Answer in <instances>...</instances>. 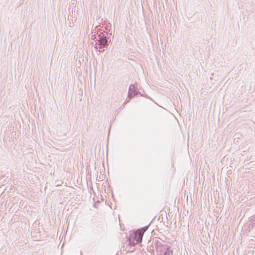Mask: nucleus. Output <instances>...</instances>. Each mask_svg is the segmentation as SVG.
Listing matches in <instances>:
<instances>
[{
    "label": "nucleus",
    "mask_w": 255,
    "mask_h": 255,
    "mask_svg": "<svg viewBox=\"0 0 255 255\" xmlns=\"http://www.w3.org/2000/svg\"><path fill=\"white\" fill-rule=\"evenodd\" d=\"M97 34L98 38L95 35H92V36H94V38L92 37V38L98 42L99 49H107L109 46V41L107 36V33L105 32L100 31Z\"/></svg>",
    "instance_id": "f257e3e1"
},
{
    "label": "nucleus",
    "mask_w": 255,
    "mask_h": 255,
    "mask_svg": "<svg viewBox=\"0 0 255 255\" xmlns=\"http://www.w3.org/2000/svg\"><path fill=\"white\" fill-rule=\"evenodd\" d=\"M168 246L161 242H158L156 245V250L158 255H161L163 252H166L167 249H168Z\"/></svg>",
    "instance_id": "f03ea898"
},
{
    "label": "nucleus",
    "mask_w": 255,
    "mask_h": 255,
    "mask_svg": "<svg viewBox=\"0 0 255 255\" xmlns=\"http://www.w3.org/2000/svg\"><path fill=\"white\" fill-rule=\"evenodd\" d=\"M143 236L142 233L137 230L131 238L135 241V244H138L141 243Z\"/></svg>",
    "instance_id": "7ed1b4c3"
},
{
    "label": "nucleus",
    "mask_w": 255,
    "mask_h": 255,
    "mask_svg": "<svg viewBox=\"0 0 255 255\" xmlns=\"http://www.w3.org/2000/svg\"><path fill=\"white\" fill-rule=\"evenodd\" d=\"M136 89L135 88V87L133 85H130L129 88L128 90V96H130L131 95V94L133 93V95L132 97H134V96L136 94Z\"/></svg>",
    "instance_id": "20e7f679"
},
{
    "label": "nucleus",
    "mask_w": 255,
    "mask_h": 255,
    "mask_svg": "<svg viewBox=\"0 0 255 255\" xmlns=\"http://www.w3.org/2000/svg\"><path fill=\"white\" fill-rule=\"evenodd\" d=\"M172 251L170 250V247L168 246V249L166 250V252H163L161 255H172Z\"/></svg>",
    "instance_id": "39448f33"
},
{
    "label": "nucleus",
    "mask_w": 255,
    "mask_h": 255,
    "mask_svg": "<svg viewBox=\"0 0 255 255\" xmlns=\"http://www.w3.org/2000/svg\"><path fill=\"white\" fill-rule=\"evenodd\" d=\"M135 244V241L131 237L128 240V245L130 246H134Z\"/></svg>",
    "instance_id": "423d86ee"
},
{
    "label": "nucleus",
    "mask_w": 255,
    "mask_h": 255,
    "mask_svg": "<svg viewBox=\"0 0 255 255\" xmlns=\"http://www.w3.org/2000/svg\"><path fill=\"white\" fill-rule=\"evenodd\" d=\"M148 227L145 226L143 228H141L140 229H138L137 230L140 232V233H142V235L144 234V232L147 230Z\"/></svg>",
    "instance_id": "0eeeda50"
},
{
    "label": "nucleus",
    "mask_w": 255,
    "mask_h": 255,
    "mask_svg": "<svg viewBox=\"0 0 255 255\" xmlns=\"http://www.w3.org/2000/svg\"><path fill=\"white\" fill-rule=\"evenodd\" d=\"M133 95V93L131 94V95L130 96H128V97L129 98V99H128V100L127 102H129V101H130V99L132 98L133 97H132V96Z\"/></svg>",
    "instance_id": "6e6552de"
},
{
    "label": "nucleus",
    "mask_w": 255,
    "mask_h": 255,
    "mask_svg": "<svg viewBox=\"0 0 255 255\" xmlns=\"http://www.w3.org/2000/svg\"><path fill=\"white\" fill-rule=\"evenodd\" d=\"M133 95V93L131 94V95L130 96H128V97L129 98V99H128V100L127 102H129V101H130V99L132 98L133 97H132V96Z\"/></svg>",
    "instance_id": "1a4fd4ad"
},
{
    "label": "nucleus",
    "mask_w": 255,
    "mask_h": 255,
    "mask_svg": "<svg viewBox=\"0 0 255 255\" xmlns=\"http://www.w3.org/2000/svg\"><path fill=\"white\" fill-rule=\"evenodd\" d=\"M98 45V42H97L96 43V44H95V48L96 49H98V46H97Z\"/></svg>",
    "instance_id": "9d476101"
},
{
    "label": "nucleus",
    "mask_w": 255,
    "mask_h": 255,
    "mask_svg": "<svg viewBox=\"0 0 255 255\" xmlns=\"http://www.w3.org/2000/svg\"><path fill=\"white\" fill-rule=\"evenodd\" d=\"M104 50H105V49H104V48H103V50H102V49H100L99 51L100 52H103Z\"/></svg>",
    "instance_id": "9b49d317"
}]
</instances>
